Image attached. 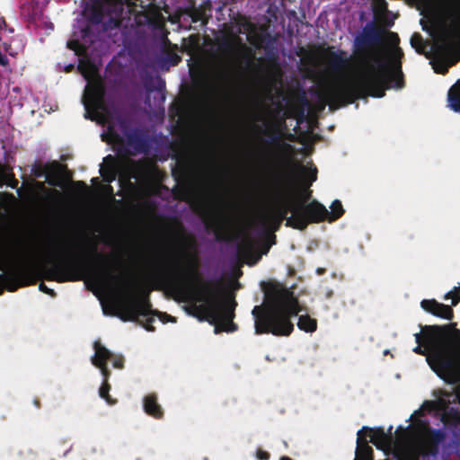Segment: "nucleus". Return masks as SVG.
I'll return each instance as SVG.
<instances>
[{
  "label": "nucleus",
  "instance_id": "41",
  "mask_svg": "<svg viewBox=\"0 0 460 460\" xmlns=\"http://www.w3.org/2000/svg\"><path fill=\"white\" fill-rule=\"evenodd\" d=\"M280 460H290V458H288V457H287V456H282V457L280 458Z\"/></svg>",
  "mask_w": 460,
  "mask_h": 460
},
{
  "label": "nucleus",
  "instance_id": "26",
  "mask_svg": "<svg viewBox=\"0 0 460 460\" xmlns=\"http://www.w3.org/2000/svg\"><path fill=\"white\" fill-rule=\"evenodd\" d=\"M430 64L435 73L445 74L447 71L448 66L444 61L433 59L430 61Z\"/></svg>",
  "mask_w": 460,
  "mask_h": 460
},
{
  "label": "nucleus",
  "instance_id": "37",
  "mask_svg": "<svg viewBox=\"0 0 460 460\" xmlns=\"http://www.w3.org/2000/svg\"><path fill=\"white\" fill-rule=\"evenodd\" d=\"M74 66H75L74 64H69V65L65 66V71L66 72H70V71L73 70Z\"/></svg>",
  "mask_w": 460,
  "mask_h": 460
},
{
  "label": "nucleus",
  "instance_id": "22",
  "mask_svg": "<svg viewBox=\"0 0 460 460\" xmlns=\"http://www.w3.org/2000/svg\"><path fill=\"white\" fill-rule=\"evenodd\" d=\"M188 15L190 16V21L193 23L200 22L201 25L203 26H205L208 23V19L206 17L205 12L200 9L194 8L193 10L189 12Z\"/></svg>",
  "mask_w": 460,
  "mask_h": 460
},
{
  "label": "nucleus",
  "instance_id": "45",
  "mask_svg": "<svg viewBox=\"0 0 460 460\" xmlns=\"http://www.w3.org/2000/svg\"><path fill=\"white\" fill-rule=\"evenodd\" d=\"M411 424H409L407 425L406 429H411Z\"/></svg>",
  "mask_w": 460,
  "mask_h": 460
},
{
  "label": "nucleus",
  "instance_id": "39",
  "mask_svg": "<svg viewBox=\"0 0 460 460\" xmlns=\"http://www.w3.org/2000/svg\"><path fill=\"white\" fill-rule=\"evenodd\" d=\"M392 36L395 39V43L398 41V37L396 34L392 33Z\"/></svg>",
  "mask_w": 460,
  "mask_h": 460
},
{
  "label": "nucleus",
  "instance_id": "25",
  "mask_svg": "<svg viewBox=\"0 0 460 460\" xmlns=\"http://www.w3.org/2000/svg\"><path fill=\"white\" fill-rule=\"evenodd\" d=\"M411 46L416 50L419 54H423V39L420 34L414 33L410 40Z\"/></svg>",
  "mask_w": 460,
  "mask_h": 460
},
{
  "label": "nucleus",
  "instance_id": "3",
  "mask_svg": "<svg viewBox=\"0 0 460 460\" xmlns=\"http://www.w3.org/2000/svg\"><path fill=\"white\" fill-rule=\"evenodd\" d=\"M172 271L182 283L187 299L191 305L187 313L199 319L208 321L215 325L214 332H233L237 329L233 322L234 309L237 305L234 298L219 289L212 288L195 282L192 270H185L181 262L172 267Z\"/></svg>",
  "mask_w": 460,
  "mask_h": 460
},
{
  "label": "nucleus",
  "instance_id": "10",
  "mask_svg": "<svg viewBox=\"0 0 460 460\" xmlns=\"http://www.w3.org/2000/svg\"><path fill=\"white\" fill-rule=\"evenodd\" d=\"M128 145L135 154L147 155L152 148V138L138 128H133L126 133Z\"/></svg>",
  "mask_w": 460,
  "mask_h": 460
},
{
  "label": "nucleus",
  "instance_id": "15",
  "mask_svg": "<svg viewBox=\"0 0 460 460\" xmlns=\"http://www.w3.org/2000/svg\"><path fill=\"white\" fill-rule=\"evenodd\" d=\"M237 40L240 45L238 52L234 49V44L232 43L231 40H224L222 44L226 50L227 51L228 55L230 56L233 64H236L238 62L239 56L241 55L246 56L247 63L250 64L252 62L250 58L251 49H248L244 44H242L240 39H237Z\"/></svg>",
  "mask_w": 460,
  "mask_h": 460
},
{
  "label": "nucleus",
  "instance_id": "47",
  "mask_svg": "<svg viewBox=\"0 0 460 460\" xmlns=\"http://www.w3.org/2000/svg\"><path fill=\"white\" fill-rule=\"evenodd\" d=\"M398 429H403V427H402V425H400V426L398 427Z\"/></svg>",
  "mask_w": 460,
  "mask_h": 460
},
{
  "label": "nucleus",
  "instance_id": "6",
  "mask_svg": "<svg viewBox=\"0 0 460 460\" xmlns=\"http://www.w3.org/2000/svg\"><path fill=\"white\" fill-rule=\"evenodd\" d=\"M417 346L412 351L426 356L432 371L448 384L457 380L455 353L447 333L442 327L425 325L414 334Z\"/></svg>",
  "mask_w": 460,
  "mask_h": 460
},
{
  "label": "nucleus",
  "instance_id": "28",
  "mask_svg": "<svg viewBox=\"0 0 460 460\" xmlns=\"http://www.w3.org/2000/svg\"><path fill=\"white\" fill-rule=\"evenodd\" d=\"M444 300H449L451 299V305L452 306H456L457 305V303L459 302V298L458 297H456L454 295H453V292L452 291H448L445 294L444 297H443Z\"/></svg>",
  "mask_w": 460,
  "mask_h": 460
},
{
  "label": "nucleus",
  "instance_id": "5",
  "mask_svg": "<svg viewBox=\"0 0 460 460\" xmlns=\"http://www.w3.org/2000/svg\"><path fill=\"white\" fill-rule=\"evenodd\" d=\"M329 208L327 209L317 200L305 203L295 198L278 199L268 215L262 217L261 224L266 226L268 221H272L278 227L283 220H286L287 226L303 230L311 223L324 220L333 222L345 212L339 199H334Z\"/></svg>",
  "mask_w": 460,
  "mask_h": 460
},
{
  "label": "nucleus",
  "instance_id": "23",
  "mask_svg": "<svg viewBox=\"0 0 460 460\" xmlns=\"http://www.w3.org/2000/svg\"><path fill=\"white\" fill-rule=\"evenodd\" d=\"M368 429V427L363 426L358 432H357V448H356V455L358 456L359 451L367 452L369 449V447L367 446V441L362 438V432L364 430Z\"/></svg>",
  "mask_w": 460,
  "mask_h": 460
},
{
  "label": "nucleus",
  "instance_id": "4",
  "mask_svg": "<svg viewBox=\"0 0 460 460\" xmlns=\"http://www.w3.org/2000/svg\"><path fill=\"white\" fill-rule=\"evenodd\" d=\"M266 303L263 306L255 305L252 310L256 334L271 333L276 336H288L294 330L293 316H298L297 327L305 332L317 329V321L312 318L300 306L293 292L281 285L273 286L265 292Z\"/></svg>",
  "mask_w": 460,
  "mask_h": 460
},
{
  "label": "nucleus",
  "instance_id": "33",
  "mask_svg": "<svg viewBox=\"0 0 460 460\" xmlns=\"http://www.w3.org/2000/svg\"><path fill=\"white\" fill-rule=\"evenodd\" d=\"M450 291L453 292V295L456 297H458L460 299V286L454 287L453 289H451Z\"/></svg>",
  "mask_w": 460,
  "mask_h": 460
},
{
  "label": "nucleus",
  "instance_id": "36",
  "mask_svg": "<svg viewBox=\"0 0 460 460\" xmlns=\"http://www.w3.org/2000/svg\"><path fill=\"white\" fill-rule=\"evenodd\" d=\"M280 137H281L280 134H279V133L273 134L270 136V141L271 142L278 141L280 139Z\"/></svg>",
  "mask_w": 460,
  "mask_h": 460
},
{
  "label": "nucleus",
  "instance_id": "40",
  "mask_svg": "<svg viewBox=\"0 0 460 460\" xmlns=\"http://www.w3.org/2000/svg\"><path fill=\"white\" fill-rule=\"evenodd\" d=\"M97 181H98V179H97V178H93V179H92V182H93V183H95V182H97Z\"/></svg>",
  "mask_w": 460,
  "mask_h": 460
},
{
  "label": "nucleus",
  "instance_id": "16",
  "mask_svg": "<svg viewBox=\"0 0 460 460\" xmlns=\"http://www.w3.org/2000/svg\"><path fill=\"white\" fill-rule=\"evenodd\" d=\"M438 402L434 401H425L421 406L415 410L412 414L406 420L407 421H414L419 427H422L426 424L420 418L424 416L426 411H432L437 409Z\"/></svg>",
  "mask_w": 460,
  "mask_h": 460
},
{
  "label": "nucleus",
  "instance_id": "29",
  "mask_svg": "<svg viewBox=\"0 0 460 460\" xmlns=\"http://www.w3.org/2000/svg\"><path fill=\"white\" fill-rule=\"evenodd\" d=\"M269 457H270V455L267 452H264L261 449L257 450V452H256L257 460H268Z\"/></svg>",
  "mask_w": 460,
  "mask_h": 460
},
{
  "label": "nucleus",
  "instance_id": "2",
  "mask_svg": "<svg viewBox=\"0 0 460 460\" xmlns=\"http://www.w3.org/2000/svg\"><path fill=\"white\" fill-rule=\"evenodd\" d=\"M131 0H103L100 5L85 9L87 16L85 23L77 22L74 26L73 39L67 41V47L79 57L77 69L86 81L82 95V104L85 110L84 118L91 120L104 122L106 120V106L104 101L105 90L96 64L88 58L91 44L96 40L93 32L107 31L120 26L124 6Z\"/></svg>",
  "mask_w": 460,
  "mask_h": 460
},
{
  "label": "nucleus",
  "instance_id": "20",
  "mask_svg": "<svg viewBox=\"0 0 460 460\" xmlns=\"http://www.w3.org/2000/svg\"><path fill=\"white\" fill-rule=\"evenodd\" d=\"M181 60L179 55L175 53H166L157 59L158 66L162 69H168L170 66L177 65Z\"/></svg>",
  "mask_w": 460,
  "mask_h": 460
},
{
  "label": "nucleus",
  "instance_id": "42",
  "mask_svg": "<svg viewBox=\"0 0 460 460\" xmlns=\"http://www.w3.org/2000/svg\"><path fill=\"white\" fill-rule=\"evenodd\" d=\"M108 159H111L112 160V157L111 155H107V157L104 159V161L108 160Z\"/></svg>",
  "mask_w": 460,
  "mask_h": 460
},
{
  "label": "nucleus",
  "instance_id": "38",
  "mask_svg": "<svg viewBox=\"0 0 460 460\" xmlns=\"http://www.w3.org/2000/svg\"><path fill=\"white\" fill-rule=\"evenodd\" d=\"M255 119L258 120V121H262L263 120L262 115L256 114L255 115Z\"/></svg>",
  "mask_w": 460,
  "mask_h": 460
},
{
  "label": "nucleus",
  "instance_id": "18",
  "mask_svg": "<svg viewBox=\"0 0 460 460\" xmlns=\"http://www.w3.org/2000/svg\"><path fill=\"white\" fill-rule=\"evenodd\" d=\"M298 172L305 185L309 186L317 179V169L313 164L310 166L299 165Z\"/></svg>",
  "mask_w": 460,
  "mask_h": 460
},
{
  "label": "nucleus",
  "instance_id": "48",
  "mask_svg": "<svg viewBox=\"0 0 460 460\" xmlns=\"http://www.w3.org/2000/svg\"><path fill=\"white\" fill-rule=\"evenodd\" d=\"M356 460V459H355Z\"/></svg>",
  "mask_w": 460,
  "mask_h": 460
},
{
  "label": "nucleus",
  "instance_id": "32",
  "mask_svg": "<svg viewBox=\"0 0 460 460\" xmlns=\"http://www.w3.org/2000/svg\"><path fill=\"white\" fill-rule=\"evenodd\" d=\"M323 292H324V297L326 299L331 298L333 295V290L329 288H324Z\"/></svg>",
  "mask_w": 460,
  "mask_h": 460
},
{
  "label": "nucleus",
  "instance_id": "27",
  "mask_svg": "<svg viewBox=\"0 0 460 460\" xmlns=\"http://www.w3.org/2000/svg\"><path fill=\"white\" fill-rule=\"evenodd\" d=\"M450 14L455 20L460 21V3L450 6Z\"/></svg>",
  "mask_w": 460,
  "mask_h": 460
},
{
  "label": "nucleus",
  "instance_id": "9",
  "mask_svg": "<svg viewBox=\"0 0 460 460\" xmlns=\"http://www.w3.org/2000/svg\"><path fill=\"white\" fill-rule=\"evenodd\" d=\"M94 354L92 356V363L101 369L103 376V382L99 388V396L102 398L108 405H114L117 401L111 397L109 394L111 385L108 384L109 369L107 367V361L111 360L114 367L119 368L122 367L121 359L113 357L112 353L107 349L100 341L93 343Z\"/></svg>",
  "mask_w": 460,
  "mask_h": 460
},
{
  "label": "nucleus",
  "instance_id": "12",
  "mask_svg": "<svg viewBox=\"0 0 460 460\" xmlns=\"http://www.w3.org/2000/svg\"><path fill=\"white\" fill-rule=\"evenodd\" d=\"M58 166L57 163L46 165L35 164L31 172L36 178H44L51 186H60Z\"/></svg>",
  "mask_w": 460,
  "mask_h": 460
},
{
  "label": "nucleus",
  "instance_id": "30",
  "mask_svg": "<svg viewBox=\"0 0 460 460\" xmlns=\"http://www.w3.org/2000/svg\"><path fill=\"white\" fill-rule=\"evenodd\" d=\"M434 437L438 442H441L445 438V433L440 429H436L434 432Z\"/></svg>",
  "mask_w": 460,
  "mask_h": 460
},
{
  "label": "nucleus",
  "instance_id": "19",
  "mask_svg": "<svg viewBox=\"0 0 460 460\" xmlns=\"http://www.w3.org/2000/svg\"><path fill=\"white\" fill-rule=\"evenodd\" d=\"M391 438L385 433L383 428H378L370 435V442L377 448L384 449L390 443Z\"/></svg>",
  "mask_w": 460,
  "mask_h": 460
},
{
  "label": "nucleus",
  "instance_id": "1",
  "mask_svg": "<svg viewBox=\"0 0 460 460\" xmlns=\"http://www.w3.org/2000/svg\"><path fill=\"white\" fill-rule=\"evenodd\" d=\"M403 53L394 46L383 61L376 54L364 51L361 66L354 77L346 75L349 58L343 50L330 51L328 64L336 80L327 84L320 94L323 105L329 104L331 111L337 110L341 103L357 94L375 98L385 96V90L399 91L404 87L401 58Z\"/></svg>",
  "mask_w": 460,
  "mask_h": 460
},
{
  "label": "nucleus",
  "instance_id": "21",
  "mask_svg": "<svg viewBox=\"0 0 460 460\" xmlns=\"http://www.w3.org/2000/svg\"><path fill=\"white\" fill-rule=\"evenodd\" d=\"M100 173L105 182L111 183L116 180L118 169L113 163L107 166L101 165Z\"/></svg>",
  "mask_w": 460,
  "mask_h": 460
},
{
  "label": "nucleus",
  "instance_id": "17",
  "mask_svg": "<svg viewBox=\"0 0 460 460\" xmlns=\"http://www.w3.org/2000/svg\"><path fill=\"white\" fill-rule=\"evenodd\" d=\"M448 106L457 113H460V81L454 84L447 93Z\"/></svg>",
  "mask_w": 460,
  "mask_h": 460
},
{
  "label": "nucleus",
  "instance_id": "35",
  "mask_svg": "<svg viewBox=\"0 0 460 460\" xmlns=\"http://www.w3.org/2000/svg\"><path fill=\"white\" fill-rule=\"evenodd\" d=\"M101 300V305H102V312L105 315H108L110 314V313L108 312V309H107V306L104 303V301L102 299H100Z\"/></svg>",
  "mask_w": 460,
  "mask_h": 460
},
{
  "label": "nucleus",
  "instance_id": "7",
  "mask_svg": "<svg viewBox=\"0 0 460 460\" xmlns=\"http://www.w3.org/2000/svg\"><path fill=\"white\" fill-rule=\"evenodd\" d=\"M97 259L98 254L95 245L91 248V251L82 250L76 252L58 255V261L55 266L58 281L79 279L75 271L95 267L97 265Z\"/></svg>",
  "mask_w": 460,
  "mask_h": 460
},
{
  "label": "nucleus",
  "instance_id": "44",
  "mask_svg": "<svg viewBox=\"0 0 460 460\" xmlns=\"http://www.w3.org/2000/svg\"><path fill=\"white\" fill-rule=\"evenodd\" d=\"M388 353H389V350H388V349H385V350L384 351V354H388Z\"/></svg>",
  "mask_w": 460,
  "mask_h": 460
},
{
  "label": "nucleus",
  "instance_id": "31",
  "mask_svg": "<svg viewBox=\"0 0 460 460\" xmlns=\"http://www.w3.org/2000/svg\"><path fill=\"white\" fill-rule=\"evenodd\" d=\"M40 290L46 293V294H49L50 296H53L54 295V291L50 288H49L47 286H45L43 283L40 284V287H39Z\"/></svg>",
  "mask_w": 460,
  "mask_h": 460
},
{
  "label": "nucleus",
  "instance_id": "34",
  "mask_svg": "<svg viewBox=\"0 0 460 460\" xmlns=\"http://www.w3.org/2000/svg\"><path fill=\"white\" fill-rule=\"evenodd\" d=\"M108 134L111 138H115L117 137L114 132L113 127H111V125L108 126Z\"/></svg>",
  "mask_w": 460,
  "mask_h": 460
},
{
  "label": "nucleus",
  "instance_id": "11",
  "mask_svg": "<svg viewBox=\"0 0 460 460\" xmlns=\"http://www.w3.org/2000/svg\"><path fill=\"white\" fill-rule=\"evenodd\" d=\"M381 41V31L376 28L374 22H369L363 27L361 33L355 38L354 45L360 49Z\"/></svg>",
  "mask_w": 460,
  "mask_h": 460
},
{
  "label": "nucleus",
  "instance_id": "24",
  "mask_svg": "<svg viewBox=\"0 0 460 460\" xmlns=\"http://www.w3.org/2000/svg\"><path fill=\"white\" fill-rule=\"evenodd\" d=\"M101 280L110 288H117L116 277L106 269H102L101 272Z\"/></svg>",
  "mask_w": 460,
  "mask_h": 460
},
{
  "label": "nucleus",
  "instance_id": "46",
  "mask_svg": "<svg viewBox=\"0 0 460 460\" xmlns=\"http://www.w3.org/2000/svg\"><path fill=\"white\" fill-rule=\"evenodd\" d=\"M102 140H105V137H104V134H102Z\"/></svg>",
  "mask_w": 460,
  "mask_h": 460
},
{
  "label": "nucleus",
  "instance_id": "14",
  "mask_svg": "<svg viewBox=\"0 0 460 460\" xmlns=\"http://www.w3.org/2000/svg\"><path fill=\"white\" fill-rule=\"evenodd\" d=\"M142 405L143 410L145 413L147 415L160 420L164 416V409L163 407L158 403V399L156 394H149L143 397L142 399Z\"/></svg>",
  "mask_w": 460,
  "mask_h": 460
},
{
  "label": "nucleus",
  "instance_id": "13",
  "mask_svg": "<svg viewBox=\"0 0 460 460\" xmlns=\"http://www.w3.org/2000/svg\"><path fill=\"white\" fill-rule=\"evenodd\" d=\"M420 307L427 313L435 316L451 320L453 318V310L451 306L438 303L435 299H423L420 302Z\"/></svg>",
  "mask_w": 460,
  "mask_h": 460
},
{
  "label": "nucleus",
  "instance_id": "43",
  "mask_svg": "<svg viewBox=\"0 0 460 460\" xmlns=\"http://www.w3.org/2000/svg\"><path fill=\"white\" fill-rule=\"evenodd\" d=\"M392 429H393V426L391 425V426L389 427V429H388V432H391V431H392Z\"/></svg>",
  "mask_w": 460,
  "mask_h": 460
},
{
  "label": "nucleus",
  "instance_id": "8",
  "mask_svg": "<svg viewBox=\"0 0 460 460\" xmlns=\"http://www.w3.org/2000/svg\"><path fill=\"white\" fill-rule=\"evenodd\" d=\"M119 292L128 307L131 318L138 320L142 319V321H146V324L145 325V328L147 331H154V328L151 327L150 324L154 323L156 318H158V320L163 323L168 322L175 323L174 317L166 314L153 311L146 298L140 299L136 296L134 292L126 288L120 289Z\"/></svg>",
  "mask_w": 460,
  "mask_h": 460
}]
</instances>
